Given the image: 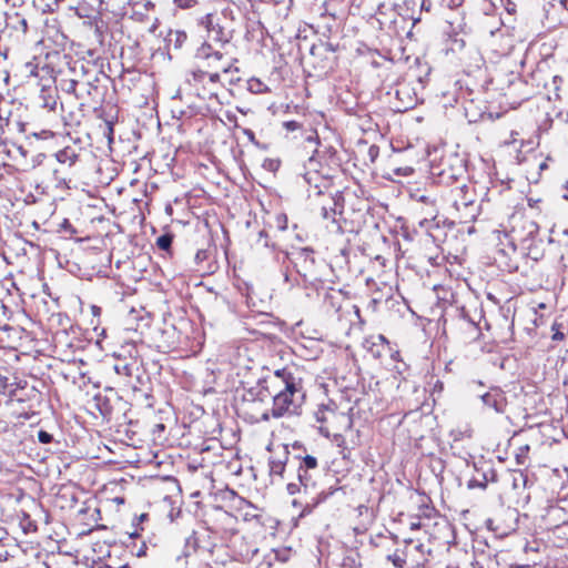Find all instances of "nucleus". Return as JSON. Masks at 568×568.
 <instances>
[{
	"mask_svg": "<svg viewBox=\"0 0 568 568\" xmlns=\"http://www.w3.org/2000/svg\"><path fill=\"white\" fill-rule=\"evenodd\" d=\"M316 166L317 161L315 158H310L306 164L304 180L308 184V197L312 200L314 207L320 209V215L324 220L335 221V215L344 214L346 209L356 211V206L352 200L356 199L362 202L356 194L348 187L332 192L334 178L318 171ZM357 211H361V209H357Z\"/></svg>",
	"mask_w": 568,
	"mask_h": 568,
	"instance_id": "1",
	"label": "nucleus"
},
{
	"mask_svg": "<svg viewBox=\"0 0 568 568\" xmlns=\"http://www.w3.org/2000/svg\"><path fill=\"white\" fill-rule=\"evenodd\" d=\"M265 389L271 392V415L280 418L295 408V395L300 390V379L287 368L277 369L266 381Z\"/></svg>",
	"mask_w": 568,
	"mask_h": 568,
	"instance_id": "2",
	"label": "nucleus"
},
{
	"mask_svg": "<svg viewBox=\"0 0 568 568\" xmlns=\"http://www.w3.org/2000/svg\"><path fill=\"white\" fill-rule=\"evenodd\" d=\"M352 412L353 407L347 400L337 403L334 399H327L318 404L313 415L320 434L329 438L342 436L351 430L354 424Z\"/></svg>",
	"mask_w": 568,
	"mask_h": 568,
	"instance_id": "3",
	"label": "nucleus"
},
{
	"mask_svg": "<svg viewBox=\"0 0 568 568\" xmlns=\"http://www.w3.org/2000/svg\"><path fill=\"white\" fill-rule=\"evenodd\" d=\"M270 399L271 392L265 389V386L256 385L245 389L237 403V414L252 424L268 420L271 414Z\"/></svg>",
	"mask_w": 568,
	"mask_h": 568,
	"instance_id": "4",
	"label": "nucleus"
},
{
	"mask_svg": "<svg viewBox=\"0 0 568 568\" xmlns=\"http://www.w3.org/2000/svg\"><path fill=\"white\" fill-rule=\"evenodd\" d=\"M197 57L202 59V67L197 70L206 71V73L213 77L221 78V74H231L229 81L237 82L241 78L234 77V73H239L240 70L235 65L237 59L227 55V53L214 50L211 44L203 43L197 50Z\"/></svg>",
	"mask_w": 568,
	"mask_h": 568,
	"instance_id": "5",
	"label": "nucleus"
},
{
	"mask_svg": "<svg viewBox=\"0 0 568 568\" xmlns=\"http://www.w3.org/2000/svg\"><path fill=\"white\" fill-rule=\"evenodd\" d=\"M429 555L430 549H426L422 541L407 538L386 556V561L394 568H425Z\"/></svg>",
	"mask_w": 568,
	"mask_h": 568,
	"instance_id": "6",
	"label": "nucleus"
},
{
	"mask_svg": "<svg viewBox=\"0 0 568 568\" xmlns=\"http://www.w3.org/2000/svg\"><path fill=\"white\" fill-rule=\"evenodd\" d=\"M445 202L458 213L460 221H467L476 216V193L466 183L448 189L445 194Z\"/></svg>",
	"mask_w": 568,
	"mask_h": 568,
	"instance_id": "7",
	"label": "nucleus"
},
{
	"mask_svg": "<svg viewBox=\"0 0 568 568\" xmlns=\"http://www.w3.org/2000/svg\"><path fill=\"white\" fill-rule=\"evenodd\" d=\"M193 92L203 101L207 102L210 108L213 104H220L219 92L222 89L219 77H213L206 71L195 70L189 80Z\"/></svg>",
	"mask_w": 568,
	"mask_h": 568,
	"instance_id": "8",
	"label": "nucleus"
},
{
	"mask_svg": "<svg viewBox=\"0 0 568 568\" xmlns=\"http://www.w3.org/2000/svg\"><path fill=\"white\" fill-rule=\"evenodd\" d=\"M509 232L519 241H524L539 231V225L523 211L513 213L509 217Z\"/></svg>",
	"mask_w": 568,
	"mask_h": 568,
	"instance_id": "9",
	"label": "nucleus"
},
{
	"mask_svg": "<svg viewBox=\"0 0 568 568\" xmlns=\"http://www.w3.org/2000/svg\"><path fill=\"white\" fill-rule=\"evenodd\" d=\"M199 26L203 27L207 36L214 41L227 43L230 34L221 24V17L217 11L206 13L199 19Z\"/></svg>",
	"mask_w": 568,
	"mask_h": 568,
	"instance_id": "10",
	"label": "nucleus"
},
{
	"mask_svg": "<svg viewBox=\"0 0 568 568\" xmlns=\"http://www.w3.org/2000/svg\"><path fill=\"white\" fill-rule=\"evenodd\" d=\"M217 515L214 520L213 531L224 539H229L239 532L236 525L237 518L232 514L216 508Z\"/></svg>",
	"mask_w": 568,
	"mask_h": 568,
	"instance_id": "11",
	"label": "nucleus"
},
{
	"mask_svg": "<svg viewBox=\"0 0 568 568\" xmlns=\"http://www.w3.org/2000/svg\"><path fill=\"white\" fill-rule=\"evenodd\" d=\"M318 466L317 459L314 456L306 455L302 458L298 466V480L301 485L307 487L311 480V476L308 475V470L316 469Z\"/></svg>",
	"mask_w": 568,
	"mask_h": 568,
	"instance_id": "12",
	"label": "nucleus"
},
{
	"mask_svg": "<svg viewBox=\"0 0 568 568\" xmlns=\"http://www.w3.org/2000/svg\"><path fill=\"white\" fill-rule=\"evenodd\" d=\"M483 402L487 407L493 408L497 413H503L507 405L505 396L499 390L486 393L483 396Z\"/></svg>",
	"mask_w": 568,
	"mask_h": 568,
	"instance_id": "13",
	"label": "nucleus"
},
{
	"mask_svg": "<svg viewBox=\"0 0 568 568\" xmlns=\"http://www.w3.org/2000/svg\"><path fill=\"white\" fill-rule=\"evenodd\" d=\"M432 501L426 495H419L418 501V519H433L439 516L437 509L430 505Z\"/></svg>",
	"mask_w": 568,
	"mask_h": 568,
	"instance_id": "14",
	"label": "nucleus"
},
{
	"mask_svg": "<svg viewBox=\"0 0 568 568\" xmlns=\"http://www.w3.org/2000/svg\"><path fill=\"white\" fill-rule=\"evenodd\" d=\"M386 344L387 339L382 334L377 335L376 337L372 336L369 338H366L364 342V346L376 358H379L382 356V351L385 348Z\"/></svg>",
	"mask_w": 568,
	"mask_h": 568,
	"instance_id": "15",
	"label": "nucleus"
},
{
	"mask_svg": "<svg viewBox=\"0 0 568 568\" xmlns=\"http://www.w3.org/2000/svg\"><path fill=\"white\" fill-rule=\"evenodd\" d=\"M82 88L85 89L87 94H83V99L79 100V109L82 112V116H84V113L88 112L90 109H94L92 105V93L98 92L97 87H92L90 83L82 84Z\"/></svg>",
	"mask_w": 568,
	"mask_h": 568,
	"instance_id": "16",
	"label": "nucleus"
},
{
	"mask_svg": "<svg viewBox=\"0 0 568 568\" xmlns=\"http://www.w3.org/2000/svg\"><path fill=\"white\" fill-rule=\"evenodd\" d=\"M288 452H284V459L272 457L270 459L268 466H270V475L271 476H278L283 478L285 467H286V459H287Z\"/></svg>",
	"mask_w": 568,
	"mask_h": 568,
	"instance_id": "17",
	"label": "nucleus"
},
{
	"mask_svg": "<svg viewBox=\"0 0 568 568\" xmlns=\"http://www.w3.org/2000/svg\"><path fill=\"white\" fill-rule=\"evenodd\" d=\"M504 8L510 16H516L518 13H523L526 10V2L523 0H503Z\"/></svg>",
	"mask_w": 568,
	"mask_h": 568,
	"instance_id": "18",
	"label": "nucleus"
},
{
	"mask_svg": "<svg viewBox=\"0 0 568 568\" xmlns=\"http://www.w3.org/2000/svg\"><path fill=\"white\" fill-rule=\"evenodd\" d=\"M529 454L530 446L528 444L519 446L515 453V460L517 465L529 466Z\"/></svg>",
	"mask_w": 568,
	"mask_h": 568,
	"instance_id": "19",
	"label": "nucleus"
},
{
	"mask_svg": "<svg viewBox=\"0 0 568 568\" xmlns=\"http://www.w3.org/2000/svg\"><path fill=\"white\" fill-rule=\"evenodd\" d=\"M174 240V234L172 232H165L156 239L155 245L159 250L170 252L172 247V243Z\"/></svg>",
	"mask_w": 568,
	"mask_h": 568,
	"instance_id": "20",
	"label": "nucleus"
},
{
	"mask_svg": "<svg viewBox=\"0 0 568 568\" xmlns=\"http://www.w3.org/2000/svg\"><path fill=\"white\" fill-rule=\"evenodd\" d=\"M170 43H173L175 49H181L187 41V33L183 30H175L170 32Z\"/></svg>",
	"mask_w": 568,
	"mask_h": 568,
	"instance_id": "21",
	"label": "nucleus"
},
{
	"mask_svg": "<svg viewBox=\"0 0 568 568\" xmlns=\"http://www.w3.org/2000/svg\"><path fill=\"white\" fill-rule=\"evenodd\" d=\"M57 160L61 163L73 164L78 158L74 151L70 148H65L57 153Z\"/></svg>",
	"mask_w": 568,
	"mask_h": 568,
	"instance_id": "22",
	"label": "nucleus"
},
{
	"mask_svg": "<svg viewBox=\"0 0 568 568\" xmlns=\"http://www.w3.org/2000/svg\"><path fill=\"white\" fill-rule=\"evenodd\" d=\"M94 402L97 403V407L100 410L102 416H109L112 412L111 406L106 403L105 398H103L100 394L94 396Z\"/></svg>",
	"mask_w": 568,
	"mask_h": 568,
	"instance_id": "23",
	"label": "nucleus"
},
{
	"mask_svg": "<svg viewBox=\"0 0 568 568\" xmlns=\"http://www.w3.org/2000/svg\"><path fill=\"white\" fill-rule=\"evenodd\" d=\"M210 255L211 254H210L209 250H204V248L197 250V252L195 253V256H194V263L197 266V271H201V270L204 271L203 263L209 260Z\"/></svg>",
	"mask_w": 568,
	"mask_h": 568,
	"instance_id": "24",
	"label": "nucleus"
},
{
	"mask_svg": "<svg viewBox=\"0 0 568 568\" xmlns=\"http://www.w3.org/2000/svg\"><path fill=\"white\" fill-rule=\"evenodd\" d=\"M247 89L253 93H262L266 90V85L258 79L252 78L247 80Z\"/></svg>",
	"mask_w": 568,
	"mask_h": 568,
	"instance_id": "25",
	"label": "nucleus"
},
{
	"mask_svg": "<svg viewBox=\"0 0 568 568\" xmlns=\"http://www.w3.org/2000/svg\"><path fill=\"white\" fill-rule=\"evenodd\" d=\"M166 426L163 423H156L153 425L152 434L154 439L156 440H165L166 436L164 435Z\"/></svg>",
	"mask_w": 568,
	"mask_h": 568,
	"instance_id": "26",
	"label": "nucleus"
},
{
	"mask_svg": "<svg viewBox=\"0 0 568 568\" xmlns=\"http://www.w3.org/2000/svg\"><path fill=\"white\" fill-rule=\"evenodd\" d=\"M149 519V514L143 513L138 517V524H134V530L130 532V537L132 538H139L141 536V531L143 530V527L140 526L141 523Z\"/></svg>",
	"mask_w": 568,
	"mask_h": 568,
	"instance_id": "27",
	"label": "nucleus"
},
{
	"mask_svg": "<svg viewBox=\"0 0 568 568\" xmlns=\"http://www.w3.org/2000/svg\"><path fill=\"white\" fill-rule=\"evenodd\" d=\"M79 82L77 80H71L69 87L67 89L68 93H72L77 100L83 99V92L78 90Z\"/></svg>",
	"mask_w": 568,
	"mask_h": 568,
	"instance_id": "28",
	"label": "nucleus"
},
{
	"mask_svg": "<svg viewBox=\"0 0 568 568\" xmlns=\"http://www.w3.org/2000/svg\"><path fill=\"white\" fill-rule=\"evenodd\" d=\"M465 331L473 335V339H476L481 335L480 328L474 322H466Z\"/></svg>",
	"mask_w": 568,
	"mask_h": 568,
	"instance_id": "29",
	"label": "nucleus"
},
{
	"mask_svg": "<svg viewBox=\"0 0 568 568\" xmlns=\"http://www.w3.org/2000/svg\"><path fill=\"white\" fill-rule=\"evenodd\" d=\"M173 1L176 4V7H179L180 9H191L197 3V0H173Z\"/></svg>",
	"mask_w": 568,
	"mask_h": 568,
	"instance_id": "30",
	"label": "nucleus"
},
{
	"mask_svg": "<svg viewBox=\"0 0 568 568\" xmlns=\"http://www.w3.org/2000/svg\"><path fill=\"white\" fill-rule=\"evenodd\" d=\"M283 126L285 128L286 131L288 132H292V131H295V130H300L301 129V123L297 122V121H286L283 123Z\"/></svg>",
	"mask_w": 568,
	"mask_h": 568,
	"instance_id": "31",
	"label": "nucleus"
},
{
	"mask_svg": "<svg viewBox=\"0 0 568 568\" xmlns=\"http://www.w3.org/2000/svg\"><path fill=\"white\" fill-rule=\"evenodd\" d=\"M38 439H39V442H40V443H42V444H49V443H51V442H52V435H51V434H49V433H48V432H45V430H40V432L38 433Z\"/></svg>",
	"mask_w": 568,
	"mask_h": 568,
	"instance_id": "32",
	"label": "nucleus"
},
{
	"mask_svg": "<svg viewBox=\"0 0 568 568\" xmlns=\"http://www.w3.org/2000/svg\"><path fill=\"white\" fill-rule=\"evenodd\" d=\"M564 82L562 78L559 77V75H555L552 78V84L555 87V95L557 99L560 98L559 93H558V90H559V85Z\"/></svg>",
	"mask_w": 568,
	"mask_h": 568,
	"instance_id": "33",
	"label": "nucleus"
},
{
	"mask_svg": "<svg viewBox=\"0 0 568 568\" xmlns=\"http://www.w3.org/2000/svg\"><path fill=\"white\" fill-rule=\"evenodd\" d=\"M8 382V377L0 374V394H6L7 388L9 386Z\"/></svg>",
	"mask_w": 568,
	"mask_h": 568,
	"instance_id": "34",
	"label": "nucleus"
},
{
	"mask_svg": "<svg viewBox=\"0 0 568 568\" xmlns=\"http://www.w3.org/2000/svg\"><path fill=\"white\" fill-rule=\"evenodd\" d=\"M108 501H111L115 504V506L119 508L120 506L124 505L125 498L124 496H114L112 498H106Z\"/></svg>",
	"mask_w": 568,
	"mask_h": 568,
	"instance_id": "35",
	"label": "nucleus"
},
{
	"mask_svg": "<svg viewBox=\"0 0 568 568\" xmlns=\"http://www.w3.org/2000/svg\"><path fill=\"white\" fill-rule=\"evenodd\" d=\"M410 530H419V529H423L426 527V524L422 521V519L417 520V521H412L410 525Z\"/></svg>",
	"mask_w": 568,
	"mask_h": 568,
	"instance_id": "36",
	"label": "nucleus"
},
{
	"mask_svg": "<svg viewBox=\"0 0 568 568\" xmlns=\"http://www.w3.org/2000/svg\"><path fill=\"white\" fill-rule=\"evenodd\" d=\"M36 135L42 139H52L54 138L55 133L51 130H42L39 134Z\"/></svg>",
	"mask_w": 568,
	"mask_h": 568,
	"instance_id": "37",
	"label": "nucleus"
},
{
	"mask_svg": "<svg viewBox=\"0 0 568 568\" xmlns=\"http://www.w3.org/2000/svg\"><path fill=\"white\" fill-rule=\"evenodd\" d=\"M514 474L519 476V479L521 480V485H523V487H525L526 483H527V475L525 474V471L524 470H514Z\"/></svg>",
	"mask_w": 568,
	"mask_h": 568,
	"instance_id": "38",
	"label": "nucleus"
},
{
	"mask_svg": "<svg viewBox=\"0 0 568 568\" xmlns=\"http://www.w3.org/2000/svg\"><path fill=\"white\" fill-rule=\"evenodd\" d=\"M298 490H300L298 485L293 484V483H291V484H288V485H287V491H288V494L294 495V494H296Z\"/></svg>",
	"mask_w": 568,
	"mask_h": 568,
	"instance_id": "39",
	"label": "nucleus"
},
{
	"mask_svg": "<svg viewBox=\"0 0 568 568\" xmlns=\"http://www.w3.org/2000/svg\"><path fill=\"white\" fill-rule=\"evenodd\" d=\"M443 1L446 2L447 7H449V8H456L462 4V0H443Z\"/></svg>",
	"mask_w": 568,
	"mask_h": 568,
	"instance_id": "40",
	"label": "nucleus"
},
{
	"mask_svg": "<svg viewBox=\"0 0 568 568\" xmlns=\"http://www.w3.org/2000/svg\"><path fill=\"white\" fill-rule=\"evenodd\" d=\"M322 47H323L324 51H326V52L334 53L336 51V48L329 42L324 43Z\"/></svg>",
	"mask_w": 568,
	"mask_h": 568,
	"instance_id": "41",
	"label": "nucleus"
},
{
	"mask_svg": "<svg viewBox=\"0 0 568 568\" xmlns=\"http://www.w3.org/2000/svg\"><path fill=\"white\" fill-rule=\"evenodd\" d=\"M233 498L237 500L239 506L248 505V503L245 499L239 497L235 493H233Z\"/></svg>",
	"mask_w": 568,
	"mask_h": 568,
	"instance_id": "42",
	"label": "nucleus"
},
{
	"mask_svg": "<svg viewBox=\"0 0 568 568\" xmlns=\"http://www.w3.org/2000/svg\"><path fill=\"white\" fill-rule=\"evenodd\" d=\"M422 9H424L426 11H429L430 10V1L429 0H423Z\"/></svg>",
	"mask_w": 568,
	"mask_h": 568,
	"instance_id": "43",
	"label": "nucleus"
},
{
	"mask_svg": "<svg viewBox=\"0 0 568 568\" xmlns=\"http://www.w3.org/2000/svg\"><path fill=\"white\" fill-rule=\"evenodd\" d=\"M7 429V423L0 418V432Z\"/></svg>",
	"mask_w": 568,
	"mask_h": 568,
	"instance_id": "44",
	"label": "nucleus"
},
{
	"mask_svg": "<svg viewBox=\"0 0 568 568\" xmlns=\"http://www.w3.org/2000/svg\"><path fill=\"white\" fill-rule=\"evenodd\" d=\"M446 568H460V565L458 562H452L446 566Z\"/></svg>",
	"mask_w": 568,
	"mask_h": 568,
	"instance_id": "45",
	"label": "nucleus"
},
{
	"mask_svg": "<svg viewBox=\"0 0 568 568\" xmlns=\"http://www.w3.org/2000/svg\"><path fill=\"white\" fill-rule=\"evenodd\" d=\"M514 488H518V484L516 483V477L514 478Z\"/></svg>",
	"mask_w": 568,
	"mask_h": 568,
	"instance_id": "46",
	"label": "nucleus"
},
{
	"mask_svg": "<svg viewBox=\"0 0 568 568\" xmlns=\"http://www.w3.org/2000/svg\"><path fill=\"white\" fill-rule=\"evenodd\" d=\"M192 496H193V497H197V496H200V491H195V493H193V494H192Z\"/></svg>",
	"mask_w": 568,
	"mask_h": 568,
	"instance_id": "47",
	"label": "nucleus"
},
{
	"mask_svg": "<svg viewBox=\"0 0 568 568\" xmlns=\"http://www.w3.org/2000/svg\"><path fill=\"white\" fill-rule=\"evenodd\" d=\"M74 123L79 125L81 123V119L75 120Z\"/></svg>",
	"mask_w": 568,
	"mask_h": 568,
	"instance_id": "48",
	"label": "nucleus"
},
{
	"mask_svg": "<svg viewBox=\"0 0 568 568\" xmlns=\"http://www.w3.org/2000/svg\"><path fill=\"white\" fill-rule=\"evenodd\" d=\"M307 140L313 141V136L312 135L307 136Z\"/></svg>",
	"mask_w": 568,
	"mask_h": 568,
	"instance_id": "49",
	"label": "nucleus"
}]
</instances>
